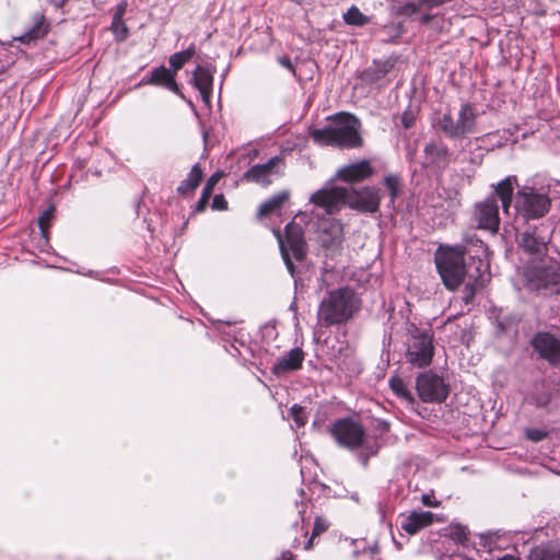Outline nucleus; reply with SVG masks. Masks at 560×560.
I'll return each instance as SVG.
<instances>
[{
	"label": "nucleus",
	"mask_w": 560,
	"mask_h": 560,
	"mask_svg": "<svg viewBox=\"0 0 560 560\" xmlns=\"http://www.w3.org/2000/svg\"><path fill=\"white\" fill-rule=\"evenodd\" d=\"M310 201L326 214H332L345 205L363 213H376L381 206V190L375 186H364L357 190L327 184L314 192Z\"/></svg>",
	"instance_id": "nucleus-1"
},
{
	"label": "nucleus",
	"mask_w": 560,
	"mask_h": 560,
	"mask_svg": "<svg viewBox=\"0 0 560 560\" xmlns=\"http://www.w3.org/2000/svg\"><path fill=\"white\" fill-rule=\"evenodd\" d=\"M434 260L438 272L450 291L456 290L466 279L476 280L488 269V265L481 258L470 257V261L467 262L460 246H440Z\"/></svg>",
	"instance_id": "nucleus-2"
},
{
	"label": "nucleus",
	"mask_w": 560,
	"mask_h": 560,
	"mask_svg": "<svg viewBox=\"0 0 560 560\" xmlns=\"http://www.w3.org/2000/svg\"><path fill=\"white\" fill-rule=\"evenodd\" d=\"M327 120V126L323 128H310V137L315 143L343 149L362 147L361 121L355 115L339 112L328 116Z\"/></svg>",
	"instance_id": "nucleus-3"
},
{
	"label": "nucleus",
	"mask_w": 560,
	"mask_h": 560,
	"mask_svg": "<svg viewBox=\"0 0 560 560\" xmlns=\"http://www.w3.org/2000/svg\"><path fill=\"white\" fill-rule=\"evenodd\" d=\"M359 308L354 292L345 287L331 290L322 300L317 311V323L323 327L347 323Z\"/></svg>",
	"instance_id": "nucleus-4"
},
{
	"label": "nucleus",
	"mask_w": 560,
	"mask_h": 560,
	"mask_svg": "<svg viewBox=\"0 0 560 560\" xmlns=\"http://www.w3.org/2000/svg\"><path fill=\"white\" fill-rule=\"evenodd\" d=\"M278 240L281 257L292 278L296 277V264H302L307 254V245L303 229L295 221L289 222L284 226V234L279 230H273Z\"/></svg>",
	"instance_id": "nucleus-5"
},
{
	"label": "nucleus",
	"mask_w": 560,
	"mask_h": 560,
	"mask_svg": "<svg viewBox=\"0 0 560 560\" xmlns=\"http://www.w3.org/2000/svg\"><path fill=\"white\" fill-rule=\"evenodd\" d=\"M434 335L431 329H423L415 324L408 328L406 341V361L413 368L423 369L431 364L434 355Z\"/></svg>",
	"instance_id": "nucleus-6"
},
{
	"label": "nucleus",
	"mask_w": 560,
	"mask_h": 560,
	"mask_svg": "<svg viewBox=\"0 0 560 560\" xmlns=\"http://www.w3.org/2000/svg\"><path fill=\"white\" fill-rule=\"evenodd\" d=\"M517 214L525 220H536L545 217L551 208L548 191L525 185L517 189L514 198Z\"/></svg>",
	"instance_id": "nucleus-7"
},
{
	"label": "nucleus",
	"mask_w": 560,
	"mask_h": 560,
	"mask_svg": "<svg viewBox=\"0 0 560 560\" xmlns=\"http://www.w3.org/2000/svg\"><path fill=\"white\" fill-rule=\"evenodd\" d=\"M525 285L542 296L560 294V271L553 266H529L524 270Z\"/></svg>",
	"instance_id": "nucleus-8"
},
{
	"label": "nucleus",
	"mask_w": 560,
	"mask_h": 560,
	"mask_svg": "<svg viewBox=\"0 0 560 560\" xmlns=\"http://www.w3.org/2000/svg\"><path fill=\"white\" fill-rule=\"evenodd\" d=\"M552 231L547 224L528 226L522 234L520 246L534 260H541L548 252Z\"/></svg>",
	"instance_id": "nucleus-9"
},
{
	"label": "nucleus",
	"mask_w": 560,
	"mask_h": 560,
	"mask_svg": "<svg viewBox=\"0 0 560 560\" xmlns=\"http://www.w3.org/2000/svg\"><path fill=\"white\" fill-rule=\"evenodd\" d=\"M416 389L423 402L441 404L450 394V386L444 378L432 371L420 373L416 380Z\"/></svg>",
	"instance_id": "nucleus-10"
},
{
	"label": "nucleus",
	"mask_w": 560,
	"mask_h": 560,
	"mask_svg": "<svg viewBox=\"0 0 560 560\" xmlns=\"http://www.w3.org/2000/svg\"><path fill=\"white\" fill-rule=\"evenodd\" d=\"M499 210L495 197L489 196L485 200L475 203L471 220L477 229L495 234L500 228Z\"/></svg>",
	"instance_id": "nucleus-11"
},
{
	"label": "nucleus",
	"mask_w": 560,
	"mask_h": 560,
	"mask_svg": "<svg viewBox=\"0 0 560 560\" xmlns=\"http://www.w3.org/2000/svg\"><path fill=\"white\" fill-rule=\"evenodd\" d=\"M330 432L340 446L349 450L360 447L365 436L363 427L351 418L337 420Z\"/></svg>",
	"instance_id": "nucleus-12"
},
{
	"label": "nucleus",
	"mask_w": 560,
	"mask_h": 560,
	"mask_svg": "<svg viewBox=\"0 0 560 560\" xmlns=\"http://www.w3.org/2000/svg\"><path fill=\"white\" fill-rule=\"evenodd\" d=\"M539 357L553 366L560 365V339L550 332L539 331L530 340Z\"/></svg>",
	"instance_id": "nucleus-13"
},
{
	"label": "nucleus",
	"mask_w": 560,
	"mask_h": 560,
	"mask_svg": "<svg viewBox=\"0 0 560 560\" xmlns=\"http://www.w3.org/2000/svg\"><path fill=\"white\" fill-rule=\"evenodd\" d=\"M283 163V159L280 155L272 156L266 163L255 164L248 168L243 179L249 183L269 185L272 182V176L280 175V165Z\"/></svg>",
	"instance_id": "nucleus-14"
},
{
	"label": "nucleus",
	"mask_w": 560,
	"mask_h": 560,
	"mask_svg": "<svg viewBox=\"0 0 560 560\" xmlns=\"http://www.w3.org/2000/svg\"><path fill=\"white\" fill-rule=\"evenodd\" d=\"M424 165L435 168H445L450 163L451 153L446 144L440 139H432L424 148Z\"/></svg>",
	"instance_id": "nucleus-15"
},
{
	"label": "nucleus",
	"mask_w": 560,
	"mask_h": 560,
	"mask_svg": "<svg viewBox=\"0 0 560 560\" xmlns=\"http://www.w3.org/2000/svg\"><path fill=\"white\" fill-rule=\"evenodd\" d=\"M215 68L213 66H197L190 79L191 84L199 91L200 96L207 105L210 104L212 96L213 74Z\"/></svg>",
	"instance_id": "nucleus-16"
},
{
	"label": "nucleus",
	"mask_w": 560,
	"mask_h": 560,
	"mask_svg": "<svg viewBox=\"0 0 560 560\" xmlns=\"http://www.w3.org/2000/svg\"><path fill=\"white\" fill-rule=\"evenodd\" d=\"M141 83L164 86L165 89L172 91L176 95L183 97L180 89L175 80L174 73L164 66H160L158 68L152 69L148 74H145L142 78Z\"/></svg>",
	"instance_id": "nucleus-17"
},
{
	"label": "nucleus",
	"mask_w": 560,
	"mask_h": 560,
	"mask_svg": "<svg viewBox=\"0 0 560 560\" xmlns=\"http://www.w3.org/2000/svg\"><path fill=\"white\" fill-rule=\"evenodd\" d=\"M374 174L369 160H361L359 162L349 164L340 168L336 177L346 183H357L370 178Z\"/></svg>",
	"instance_id": "nucleus-18"
},
{
	"label": "nucleus",
	"mask_w": 560,
	"mask_h": 560,
	"mask_svg": "<svg viewBox=\"0 0 560 560\" xmlns=\"http://www.w3.org/2000/svg\"><path fill=\"white\" fill-rule=\"evenodd\" d=\"M303 361L304 352L301 348L296 347L278 358L273 362L271 371L275 375L281 376L301 369Z\"/></svg>",
	"instance_id": "nucleus-19"
},
{
	"label": "nucleus",
	"mask_w": 560,
	"mask_h": 560,
	"mask_svg": "<svg viewBox=\"0 0 560 560\" xmlns=\"http://www.w3.org/2000/svg\"><path fill=\"white\" fill-rule=\"evenodd\" d=\"M452 1L453 0H411L401 4L392 5L390 12L397 16H412L421 10L429 11Z\"/></svg>",
	"instance_id": "nucleus-20"
},
{
	"label": "nucleus",
	"mask_w": 560,
	"mask_h": 560,
	"mask_svg": "<svg viewBox=\"0 0 560 560\" xmlns=\"http://www.w3.org/2000/svg\"><path fill=\"white\" fill-rule=\"evenodd\" d=\"M433 522V513L430 511H413L405 516L400 527L409 535L417 534L420 529L429 526Z\"/></svg>",
	"instance_id": "nucleus-21"
},
{
	"label": "nucleus",
	"mask_w": 560,
	"mask_h": 560,
	"mask_svg": "<svg viewBox=\"0 0 560 560\" xmlns=\"http://www.w3.org/2000/svg\"><path fill=\"white\" fill-rule=\"evenodd\" d=\"M528 560H560V541L542 542L530 549Z\"/></svg>",
	"instance_id": "nucleus-22"
},
{
	"label": "nucleus",
	"mask_w": 560,
	"mask_h": 560,
	"mask_svg": "<svg viewBox=\"0 0 560 560\" xmlns=\"http://www.w3.org/2000/svg\"><path fill=\"white\" fill-rule=\"evenodd\" d=\"M393 63L389 60L386 61H374L373 65L366 68L362 74L361 79L366 83H376L377 81L385 78V75L389 72Z\"/></svg>",
	"instance_id": "nucleus-23"
},
{
	"label": "nucleus",
	"mask_w": 560,
	"mask_h": 560,
	"mask_svg": "<svg viewBox=\"0 0 560 560\" xmlns=\"http://www.w3.org/2000/svg\"><path fill=\"white\" fill-rule=\"evenodd\" d=\"M475 118L476 116L472 107L467 103L462 104L458 112V118L456 120L460 138L474 130Z\"/></svg>",
	"instance_id": "nucleus-24"
},
{
	"label": "nucleus",
	"mask_w": 560,
	"mask_h": 560,
	"mask_svg": "<svg viewBox=\"0 0 560 560\" xmlns=\"http://www.w3.org/2000/svg\"><path fill=\"white\" fill-rule=\"evenodd\" d=\"M48 30L49 23L46 21L44 14L37 13L34 16L33 25L23 35L22 42L28 43L32 39L42 38L48 33Z\"/></svg>",
	"instance_id": "nucleus-25"
},
{
	"label": "nucleus",
	"mask_w": 560,
	"mask_h": 560,
	"mask_svg": "<svg viewBox=\"0 0 560 560\" xmlns=\"http://www.w3.org/2000/svg\"><path fill=\"white\" fill-rule=\"evenodd\" d=\"M491 187L493 188L491 196H494L497 200L499 198L506 199L508 197H513L515 187H518L517 177L515 175H509L498 184L491 185Z\"/></svg>",
	"instance_id": "nucleus-26"
},
{
	"label": "nucleus",
	"mask_w": 560,
	"mask_h": 560,
	"mask_svg": "<svg viewBox=\"0 0 560 560\" xmlns=\"http://www.w3.org/2000/svg\"><path fill=\"white\" fill-rule=\"evenodd\" d=\"M552 394L546 386L545 382H540L535 385L534 390L528 397V401L535 405L537 408H545L551 401Z\"/></svg>",
	"instance_id": "nucleus-27"
},
{
	"label": "nucleus",
	"mask_w": 560,
	"mask_h": 560,
	"mask_svg": "<svg viewBox=\"0 0 560 560\" xmlns=\"http://www.w3.org/2000/svg\"><path fill=\"white\" fill-rule=\"evenodd\" d=\"M288 199V191H281L272 196L271 198H269L268 200L260 205L257 212L258 217H265L278 211Z\"/></svg>",
	"instance_id": "nucleus-28"
},
{
	"label": "nucleus",
	"mask_w": 560,
	"mask_h": 560,
	"mask_svg": "<svg viewBox=\"0 0 560 560\" xmlns=\"http://www.w3.org/2000/svg\"><path fill=\"white\" fill-rule=\"evenodd\" d=\"M201 179H202V171H201L199 164H195L191 167L188 176L184 180H182L180 184L178 185V187H177L178 194L185 195L189 191L195 190L198 187Z\"/></svg>",
	"instance_id": "nucleus-29"
},
{
	"label": "nucleus",
	"mask_w": 560,
	"mask_h": 560,
	"mask_svg": "<svg viewBox=\"0 0 560 560\" xmlns=\"http://www.w3.org/2000/svg\"><path fill=\"white\" fill-rule=\"evenodd\" d=\"M485 273L482 272L479 278L475 279H466L463 283H465L463 292H462V301L465 305H470L474 302L477 290L481 289L485 285Z\"/></svg>",
	"instance_id": "nucleus-30"
},
{
	"label": "nucleus",
	"mask_w": 560,
	"mask_h": 560,
	"mask_svg": "<svg viewBox=\"0 0 560 560\" xmlns=\"http://www.w3.org/2000/svg\"><path fill=\"white\" fill-rule=\"evenodd\" d=\"M196 54L195 44H190L185 50L173 54L168 61L171 66V71L176 74L178 70H180L186 62H188Z\"/></svg>",
	"instance_id": "nucleus-31"
},
{
	"label": "nucleus",
	"mask_w": 560,
	"mask_h": 560,
	"mask_svg": "<svg viewBox=\"0 0 560 560\" xmlns=\"http://www.w3.org/2000/svg\"><path fill=\"white\" fill-rule=\"evenodd\" d=\"M383 185L388 192V197H389L388 207L394 206L396 199L398 198V196L401 191V187H402V183H401L399 175H397V174L386 175L383 179Z\"/></svg>",
	"instance_id": "nucleus-32"
},
{
	"label": "nucleus",
	"mask_w": 560,
	"mask_h": 560,
	"mask_svg": "<svg viewBox=\"0 0 560 560\" xmlns=\"http://www.w3.org/2000/svg\"><path fill=\"white\" fill-rule=\"evenodd\" d=\"M389 387L392 392L399 398L405 399L407 402L412 404L415 397L409 390L405 381L399 376H393L389 378Z\"/></svg>",
	"instance_id": "nucleus-33"
},
{
	"label": "nucleus",
	"mask_w": 560,
	"mask_h": 560,
	"mask_svg": "<svg viewBox=\"0 0 560 560\" xmlns=\"http://www.w3.org/2000/svg\"><path fill=\"white\" fill-rule=\"evenodd\" d=\"M219 177H220V175L218 173H215V174L211 175L208 178V180L206 182V184L202 188V191H201V196L196 205L197 211H203L206 209V207L209 202V199L212 195L213 188L219 180Z\"/></svg>",
	"instance_id": "nucleus-34"
},
{
	"label": "nucleus",
	"mask_w": 560,
	"mask_h": 560,
	"mask_svg": "<svg viewBox=\"0 0 560 560\" xmlns=\"http://www.w3.org/2000/svg\"><path fill=\"white\" fill-rule=\"evenodd\" d=\"M438 127L450 139H458L459 132L456 121L453 119L451 113H445L438 121Z\"/></svg>",
	"instance_id": "nucleus-35"
},
{
	"label": "nucleus",
	"mask_w": 560,
	"mask_h": 560,
	"mask_svg": "<svg viewBox=\"0 0 560 560\" xmlns=\"http://www.w3.org/2000/svg\"><path fill=\"white\" fill-rule=\"evenodd\" d=\"M343 21L348 25L363 26L370 23V18L364 15L358 7L351 5L343 14Z\"/></svg>",
	"instance_id": "nucleus-36"
},
{
	"label": "nucleus",
	"mask_w": 560,
	"mask_h": 560,
	"mask_svg": "<svg viewBox=\"0 0 560 560\" xmlns=\"http://www.w3.org/2000/svg\"><path fill=\"white\" fill-rule=\"evenodd\" d=\"M54 217H55V206L51 205L46 210H44L43 213L37 219L40 234L45 238L46 242L48 241V229H49L50 222L52 221Z\"/></svg>",
	"instance_id": "nucleus-37"
},
{
	"label": "nucleus",
	"mask_w": 560,
	"mask_h": 560,
	"mask_svg": "<svg viewBox=\"0 0 560 560\" xmlns=\"http://www.w3.org/2000/svg\"><path fill=\"white\" fill-rule=\"evenodd\" d=\"M405 31L402 22H392L383 26L382 32L386 35L385 40L393 42L397 39Z\"/></svg>",
	"instance_id": "nucleus-38"
},
{
	"label": "nucleus",
	"mask_w": 560,
	"mask_h": 560,
	"mask_svg": "<svg viewBox=\"0 0 560 560\" xmlns=\"http://www.w3.org/2000/svg\"><path fill=\"white\" fill-rule=\"evenodd\" d=\"M501 537L500 530L488 532L479 535V544L488 550L498 548V540Z\"/></svg>",
	"instance_id": "nucleus-39"
},
{
	"label": "nucleus",
	"mask_w": 560,
	"mask_h": 560,
	"mask_svg": "<svg viewBox=\"0 0 560 560\" xmlns=\"http://www.w3.org/2000/svg\"><path fill=\"white\" fill-rule=\"evenodd\" d=\"M289 416L293 419L298 428L305 425V423L307 422L305 409L300 405L294 404L290 408Z\"/></svg>",
	"instance_id": "nucleus-40"
},
{
	"label": "nucleus",
	"mask_w": 560,
	"mask_h": 560,
	"mask_svg": "<svg viewBox=\"0 0 560 560\" xmlns=\"http://www.w3.org/2000/svg\"><path fill=\"white\" fill-rule=\"evenodd\" d=\"M110 31L118 42L125 40L129 35L128 27L124 20H112Z\"/></svg>",
	"instance_id": "nucleus-41"
},
{
	"label": "nucleus",
	"mask_w": 560,
	"mask_h": 560,
	"mask_svg": "<svg viewBox=\"0 0 560 560\" xmlns=\"http://www.w3.org/2000/svg\"><path fill=\"white\" fill-rule=\"evenodd\" d=\"M329 527V522L322 517V516H316L315 521H314V527H313V532H312V537L311 539L306 542V548H310L311 545H312V540L315 536H318L320 535L322 533L326 532Z\"/></svg>",
	"instance_id": "nucleus-42"
},
{
	"label": "nucleus",
	"mask_w": 560,
	"mask_h": 560,
	"mask_svg": "<svg viewBox=\"0 0 560 560\" xmlns=\"http://www.w3.org/2000/svg\"><path fill=\"white\" fill-rule=\"evenodd\" d=\"M450 535L453 540L464 544L467 540L468 529L464 525L452 524Z\"/></svg>",
	"instance_id": "nucleus-43"
},
{
	"label": "nucleus",
	"mask_w": 560,
	"mask_h": 560,
	"mask_svg": "<svg viewBox=\"0 0 560 560\" xmlns=\"http://www.w3.org/2000/svg\"><path fill=\"white\" fill-rule=\"evenodd\" d=\"M525 436L532 442H540L548 436V432L542 429L530 428L526 429Z\"/></svg>",
	"instance_id": "nucleus-44"
},
{
	"label": "nucleus",
	"mask_w": 560,
	"mask_h": 560,
	"mask_svg": "<svg viewBox=\"0 0 560 560\" xmlns=\"http://www.w3.org/2000/svg\"><path fill=\"white\" fill-rule=\"evenodd\" d=\"M400 120L404 128L409 129L415 125L416 115L412 110L407 109L401 114Z\"/></svg>",
	"instance_id": "nucleus-45"
},
{
	"label": "nucleus",
	"mask_w": 560,
	"mask_h": 560,
	"mask_svg": "<svg viewBox=\"0 0 560 560\" xmlns=\"http://www.w3.org/2000/svg\"><path fill=\"white\" fill-rule=\"evenodd\" d=\"M211 208L213 210L222 211L228 209V201L222 194L215 195L212 199Z\"/></svg>",
	"instance_id": "nucleus-46"
},
{
	"label": "nucleus",
	"mask_w": 560,
	"mask_h": 560,
	"mask_svg": "<svg viewBox=\"0 0 560 560\" xmlns=\"http://www.w3.org/2000/svg\"><path fill=\"white\" fill-rule=\"evenodd\" d=\"M128 3L127 1H120L114 10L113 20L119 21L124 20V15L127 11Z\"/></svg>",
	"instance_id": "nucleus-47"
},
{
	"label": "nucleus",
	"mask_w": 560,
	"mask_h": 560,
	"mask_svg": "<svg viewBox=\"0 0 560 560\" xmlns=\"http://www.w3.org/2000/svg\"><path fill=\"white\" fill-rule=\"evenodd\" d=\"M279 63L282 67L289 69L292 72H294V68H293V65H292V61H291L290 57H288V56L280 57L279 58Z\"/></svg>",
	"instance_id": "nucleus-48"
},
{
	"label": "nucleus",
	"mask_w": 560,
	"mask_h": 560,
	"mask_svg": "<svg viewBox=\"0 0 560 560\" xmlns=\"http://www.w3.org/2000/svg\"><path fill=\"white\" fill-rule=\"evenodd\" d=\"M499 200L501 201V206H502L503 211L508 213L509 209L512 206L513 197H508L506 199L499 198Z\"/></svg>",
	"instance_id": "nucleus-49"
},
{
	"label": "nucleus",
	"mask_w": 560,
	"mask_h": 560,
	"mask_svg": "<svg viewBox=\"0 0 560 560\" xmlns=\"http://www.w3.org/2000/svg\"><path fill=\"white\" fill-rule=\"evenodd\" d=\"M329 225H330V229H331V231H332V233L335 235L334 237L335 238L338 237L339 234L341 233V225H340V223L331 222V223H329Z\"/></svg>",
	"instance_id": "nucleus-50"
},
{
	"label": "nucleus",
	"mask_w": 560,
	"mask_h": 560,
	"mask_svg": "<svg viewBox=\"0 0 560 560\" xmlns=\"http://www.w3.org/2000/svg\"><path fill=\"white\" fill-rule=\"evenodd\" d=\"M433 14L425 12L421 15L420 23L423 25H428L433 20Z\"/></svg>",
	"instance_id": "nucleus-51"
},
{
	"label": "nucleus",
	"mask_w": 560,
	"mask_h": 560,
	"mask_svg": "<svg viewBox=\"0 0 560 560\" xmlns=\"http://www.w3.org/2000/svg\"><path fill=\"white\" fill-rule=\"evenodd\" d=\"M279 560H295V557L291 551L287 550L281 553Z\"/></svg>",
	"instance_id": "nucleus-52"
},
{
	"label": "nucleus",
	"mask_w": 560,
	"mask_h": 560,
	"mask_svg": "<svg viewBox=\"0 0 560 560\" xmlns=\"http://www.w3.org/2000/svg\"><path fill=\"white\" fill-rule=\"evenodd\" d=\"M495 560H522V559L517 556L504 555L502 557L497 558Z\"/></svg>",
	"instance_id": "nucleus-53"
},
{
	"label": "nucleus",
	"mask_w": 560,
	"mask_h": 560,
	"mask_svg": "<svg viewBox=\"0 0 560 560\" xmlns=\"http://www.w3.org/2000/svg\"><path fill=\"white\" fill-rule=\"evenodd\" d=\"M378 429H380L381 431H387V430H388V423H387L386 421H382V422H380V424H378Z\"/></svg>",
	"instance_id": "nucleus-54"
},
{
	"label": "nucleus",
	"mask_w": 560,
	"mask_h": 560,
	"mask_svg": "<svg viewBox=\"0 0 560 560\" xmlns=\"http://www.w3.org/2000/svg\"><path fill=\"white\" fill-rule=\"evenodd\" d=\"M298 513H299V515L301 516L302 521H304V513H305V510H304V509H299Z\"/></svg>",
	"instance_id": "nucleus-55"
},
{
	"label": "nucleus",
	"mask_w": 560,
	"mask_h": 560,
	"mask_svg": "<svg viewBox=\"0 0 560 560\" xmlns=\"http://www.w3.org/2000/svg\"><path fill=\"white\" fill-rule=\"evenodd\" d=\"M502 145H503V142H502L501 140H498L497 142H493V143H492V147H498V148H500V147H502Z\"/></svg>",
	"instance_id": "nucleus-56"
},
{
	"label": "nucleus",
	"mask_w": 560,
	"mask_h": 560,
	"mask_svg": "<svg viewBox=\"0 0 560 560\" xmlns=\"http://www.w3.org/2000/svg\"><path fill=\"white\" fill-rule=\"evenodd\" d=\"M422 501H423V503H424V504H430V503H429V499H428V497H427V495H423V497H422Z\"/></svg>",
	"instance_id": "nucleus-57"
}]
</instances>
